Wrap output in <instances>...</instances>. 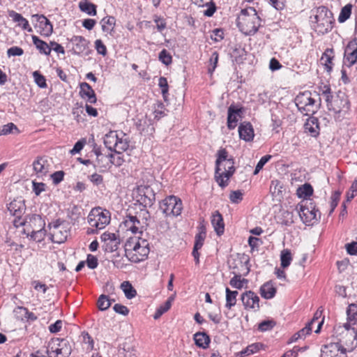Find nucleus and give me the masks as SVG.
I'll use <instances>...</instances> for the list:
<instances>
[{
	"label": "nucleus",
	"instance_id": "obj_1",
	"mask_svg": "<svg viewBox=\"0 0 357 357\" xmlns=\"http://www.w3.org/2000/svg\"><path fill=\"white\" fill-rule=\"evenodd\" d=\"M215 161V178L220 186L227 185L228 181L235 172L234 162L232 158H228L225 149H220L217 153Z\"/></svg>",
	"mask_w": 357,
	"mask_h": 357
},
{
	"label": "nucleus",
	"instance_id": "obj_2",
	"mask_svg": "<svg viewBox=\"0 0 357 357\" xmlns=\"http://www.w3.org/2000/svg\"><path fill=\"white\" fill-rule=\"evenodd\" d=\"M125 256L134 263L146 259L149 254V244L145 239L130 238L124 245Z\"/></svg>",
	"mask_w": 357,
	"mask_h": 357
},
{
	"label": "nucleus",
	"instance_id": "obj_3",
	"mask_svg": "<svg viewBox=\"0 0 357 357\" xmlns=\"http://www.w3.org/2000/svg\"><path fill=\"white\" fill-rule=\"evenodd\" d=\"M261 18L252 7L242 9L237 18V26L246 36L254 35L261 26Z\"/></svg>",
	"mask_w": 357,
	"mask_h": 357
},
{
	"label": "nucleus",
	"instance_id": "obj_4",
	"mask_svg": "<svg viewBox=\"0 0 357 357\" xmlns=\"http://www.w3.org/2000/svg\"><path fill=\"white\" fill-rule=\"evenodd\" d=\"M90 228H88L87 234H94L98 230L104 229L110 222V213L107 210H102L100 207L93 208L87 217Z\"/></svg>",
	"mask_w": 357,
	"mask_h": 357
},
{
	"label": "nucleus",
	"instance_id": "obj_5",
	"mask_svg": "<svg viewBox=\"0 0 357 357\" xmlns=\"http://www.w3.org/2000/svg\"><path fill=\"white\" fill-rule=\"evenodd\" d=\"M314 19L318 32L324 34L332 30L334 22L333 15L326 7L319 6L317 8Z\"/></svg>",
	"mask_w": 357,
	"mask_h": 357
},
{
	"label": "nucleus",
	"instance_id": "obj_6",
	"mask_svg": "<svg viewBox=\"0 0 357 357\" xmlns=\"http://www.w3.org/2000/svg\"><path fill=\"white\" fill-rule=\"evenodd\" d=\"M315 102L309 91L300 93L295 98V103L298 110L306 116L314 114L319 109V105H316Z\"/></svg>",
	"mask_w": 357,
	"mask_h": 357
},
{
	"label": "nucleus",
	"instance_id": "obj_7",
	"mask_svg": "<svg viewBox=\"0 0 357 357\" xmlns=\"http://www.w3.org/2000/svg\"><path fill=\"white\" fill-rule=\"evenodd\" d=\"M160 208L166 216H178L183 209L182 202L177 197L171 195L160 202Z\"/></svg>",
	"mask_w": 357,
	"mask_h": 357
},
{
	"label": "nucleus",
	"instance_id": "obj_8",
	"mask_svg": "<svg viewBox=\"0 0 357 357\" xmlns=\"http://www.w3.org/2000/svg\"><path fill=\"white\" fill-rule=\"evenodd\" d=\"M327 107L335 113H347L349 110L350 102L346 94L339 91L327 104Z\"/></svg>",
	"mask_w": 357,
	"mask_h": 357
},
{
	"label": "nucleus",
	"instance_id": "obj_9",
	"mask_svg": "<svg viewBox=\"0 0 357 357\" xmlns=\"http://www.w3.org/2000/svg\"><path fill=\"white\" fill-rule=\"evenodd\" d=\"M296 210L300 216L301 221L306 225H312L314 220L317 221V213L312 206H306L303 204H299L296 206Z\"/></svg>",
	"mask_w": 357,
	"mask_h": 357
},
{
	"label": "nucleus",
	"instance_id": "obj_10",
	"mask_svg": "<svg viewBox=\"0 0 357 357\" xmlns=\"http://www.w3.org/2000/svg\"><path fill=\"white\" fill-rule=\"evenodd\" d=\"M73 44V54L82 56H88L91 52L89 41L81 36H74L70 39Z\"/></svg>",
	"mask_w": 357,
	"mask_h": 357
},
{
	"label": "nucleus",
	"instance_id": "obj_11",
	"mask_svg": "<svg viewBox=\"0 0 357 357\" xmlns=\"http://www.w3.org/2000/svg\"><path fill=\"white\" fill-rule=\"evenodd\" d=\"M100 238L103 242V248L107 252L116 251L121 243L119 236L114 233L105 231L101 235Z\"/></svg>",
	"mask_w": 357,
	"mask_h": 357
},
{
	"label": "nucleus",
	"instance_id": "obj_12",
	"mask_svg": "<svg viewBox=\"0 0 357 357\" xmlns=\"http://www.w3.org/2000/svg\"><path fill=\"white\" fill-rule=\"evenodd\" d=\"M357 63V43L349 41L344 50L343 66L350 68Z\"/></svg>",
	"mask_w": 357,
	"mask_h": 357
},
{
	"label": "nucleus",
	"instance_id": "obj_13",
	"mask_svg": "<svg viewBox=\"0 0 357 357\" xmlns=\"http://www.w3.org/2000/svg\"><path fill=\"white\" fill-rule=\"evenodd\" d=\"M321 357H347V350L340 343H330L324 346Z\"/></svg>",
	"mask_w": 357,
	"mask_h": 357
},
{
	"label": "nucleus",
	"instance_id": "obj_14",
	"mask_svg": "<svg viewBox=\"0 0 357 357\" xmlns=\"http://www.w3.org/2000/svg\"><path fill=\"white\" fill-rule=\"evenodd\" d=\"M241 301L246 310L257 312L259 310V298L252 291H248L241 294Z\"/></svg>",
	"mask_w": 357,
	"mask_h": 357
},
{
	"label": "nucleus",
	"instance_id": "obj_15",
	"mask_svg": "<svg viewBox=\"0 0 357 357\" xmlns=\"http://www.w3.org/2000/svg\"><path fill=\"white\" fill-rule=\"evenodd\" d=\"M155 201V193L149 186L142 187L138 189L137 202L144 207L151 206Z\"/></svg>",
	"mask_w": 357,
	"mask_h": 357
},
{
	"label": "nucleus",
	"instance_id": "obj_16",
	"mask_svg": "<svg viewBox=\"0 0 357 357\" xmlns=\"http://www.w3.org/2000/svg\"><path fill=\"white\" fill-rule=\"evenodd\" d=\"M32 17L37 20L38 23V27L40 29V33L41 35L49 36L52 33L53 26L50 20L46 17L43 15H33Z\"/></svg>",
	"mask_w": 357,
	"mask_h": 357
},
{
	"label": "nucleus",
	"instance_id": "obj_17",
	"mask_svg": "<svg viewBox=\"0 0 357 357\" xmlns=\"http://www.w3.org/2000/svg\"><path fill=\"white\" fill-rule=\"evenodd\" d=\"M33 167L38 177H43L49 172L50 164L45 157H38L33 162Z\"/></svg>",
	"mask_w": 357,
	"mask_h": 357
},
{
	"label": "nucleus",
	"instance_id": "obj_18",
	"mask_svg": "<svg viewBox=\"0 0 357 357\" xmlns=\"http://www.w3.org/2000/svg\"><path fill=\"white\" fill-rule=\"evenodd\" d=\"M243 112V108H237L235 105H231L228 108L227 115V127L229 130L234 129L237 125L238 116Z\"/></svg>",
	"mask_w": 357,
	"mask_h": 357
},
{
	"label": "nucleus",
	"instance_id": "obj_19",
	"mask_svg": "<svg viewBox=\"0 0 357 357\" xmlns=\"http://www.w3.org/2000/svg\"><path fill=\"white\" fill-rule=\"evenodd\" d=\"M239 137L245 142H250L253 139L255 134L252 126L249 122H243L238 127Z\"/></svg>",
	"mask_w": 357,
	"mask_h": 357
},
{
	"label": "nucleus",
	"instance_id": "obj_20",
	"mask_svg": "<svg viewBox=\"0 0 357 357\" xmlns=\"http://www.w3.org/2000/svg\"><path fill=\"white\" fill-rule=\"evenodd\" d=\"M8 209L13 215L20 218L24 212L26 207L24 201L15 199L9 203Z\"/></svg>",
	"mask_w": 357,
	"mask_h": 357
},
{
	"label": "nucleus",
	"instance_id": "obj_21",
	"mask_svg": "<svg viewBox=\"0 0 357 357\" xmlns=\"http://www.w3.org/2000/svg\"><path fill=\"white\" fill-rule=\"evenodd\" d=\"M61 225V221L57 220L55 222H53L49 225L50 229H52V236L56 238V243H63L67 238V231L64 230V234L62 233L61 230L59 229Z\"/></svg>",
	"mask_w": 357,
	"mask_h": 357
},
{
	"label": "nucleus",
	"instance_id": "obj_22",
	"mask_svg": "<svg viewBox=\"0 0 357 357\" xmlns=\"http://www.w3.org/2000/svg\"><path fill=\"white\" fill-rule=\"evenodd\" d=\"M79 93L83 98H87V101L90 103L96 102V93L88 83L82 82L80 84Z\"/></svg>",
	"mask_w": 357,
	"mask_h": 357
},
{
	"label": "nucleus",
	"instance_id": "obj_23",
	"mask_svg": "<svg viewBox=\"0 0 357 357\" xmlns=\"http://www.w3.org/2000/svg\"><path fill=\"white\" fill-rule=\"evenodd\" d=\"M9 17L12 18V20L15 22L18 23V26H21L23 30H26L29 32L32 31L31 27L29 26V22L26 19H25L21 14L14 11H9Z\"/></svg>",
	"mask_w": 357,
	"mask_h": 357
},
{
	"label": "nucleus",
	"instance_id": "obj_24",
	"mask_svg": "<svg viewBox=\"0 0 357 357\" xmlns=\"http://www.w3.org/2000/svg\"><path fill=\"white\" fill-rule=\"evenodd\" d=\"M211 224L218 236H220L224 233L225 225L223 222V218L218 211H215L212 215Z\"/></svg>",
	"mask_w": 357,
	"mask_h": 357
},
{
	"label": "nucleus",
	"instance_id": "obj_25",
	"mask_svg": "<svg viewBox=\"0 0 357 357\" xmlns=\"http://www.w3.org/2000/svg\"><path fill=\"white\" fill-rule=\"evenodd\" d=\"M276 288L272 281L265 282L260 287V294L265 299H271L275 296Z\"/></svg>",
	"mask_w": 357,
	"mask_h": 357
},
{
	"label": "nucleus",
	"instance_id": "obj_26",
	"mask_svg": "<svg viewBox=\"0 0 357 357\" xmlns=\"http://www.w3.org/2000/svg\"><path fill=\"white\" fill-rule=\"evenodd\" d=\"M192 1L198 6L207 7V9L204 11L205 16L211 17L216 10V6L213 0H192Z\"/></svg>",
	"mask_w": 357,
	"mask_h": 357
},
{
	"label": "nucleus",
	"instance_id": "obj_27",
	"mask_svg": "<svg viewBox=\"0 0 357 357\" xmlns=\"http://www.w3.org/2000/svg\"><path fill=\"white\" fill-rule=\"evenodd\" d=\"M119 132L117 131H110L105 135L104 137V144L108 149L114 151L117 140H119Z\"/></svg>",
	"mask_w": 357,
	"mask_h": 357
},
{
	"label": "nucleus",
	"instance_id": "obj_28",
	"mask_svg": "<svg viewBox=\"0 0 357 357\" xmlns=\"http://www.w3.org/2000/svg\"><path fill=\"white\" fill-rule=\"evenodd\" d=\"M129 143L130 141L126 135L123 132H120L119 134V140H117V143L114 151L117 153H121L126 151L129 147Z\"/></svg>",
	"mask_w": 357,
	"mask_h": 357
},
{
	"label": "nucleus",
	"instance_id": "obj_29",
	"mask_svg": "<svg viewBox=\"0 0 357 357\" xmlns=\"http://www.w3.org/2000/svg\"><path fill=\"white\" fill-rule=\"evenodd\" d=\"M304 126L305 131L310 132L312 136L316 137L319 135V126L317 118L310 117Z\"/></svg>",
	"mask_w": 357,
	"mask_h": 357
},
{
	"label": "nucleus",
	"instance_id": "obj_30",
	"mask_svg": "<svg viewBox=\"0 0 357 357\" xmlns=\"http://www.w3.org/2000/svg\"><path fill=\"white\" fill-rule=\"evenodd\" d=\"M54 352L56 356L61 355V357H68L72 352V348L67 340H62L59 344V347L55 349Z\"/></svg>",
	"mask_w": 357,
	"mask_h": 357
},
{
	"label": "nucleus",
	"instance_id": "obj_31",
	"mask_svg": "<svg viewBox=\"0 0 357 357\" xmlns=\"http://www.w3.org/2000/svg\"><path fill=\"white\" fill-rule=\"evenodd\" d=\"M195 344L202 349H206L210 343V337L206 333L197 332L194 335Z\"/></svg>",
	"mask_w": 357,
	"mask_h": 357
},
{
	"label": "nucleus",
	"instance_id": "obj_32",
	"mask_svg": "<svg viewBox=\"0 0 357 357\" xmlns=\"http://www.w3.org/2000/svg\"><path fill=\"white\" fill-rule=\"evenodd\" d=\"M333 50L326 49L321 57V62L324 65L326 70L330 72L333 68Z\"/></svg>",
	"mask_w": 357,
	"mask_h": 357
},
{
	"label": "nucleus",
	"instance_id": "obj_33",
	"mask_svg": "<svg viewBox=\"0 0 357 357\" xmlns=\"http://www.w3.org/2000/svg\"><path fill=\"white\" fill-rule=\"evenodd\" d=\"M32 40L33 44L36 45V48L40 51V53H43L45 55H49L51 52V47L48 45V44L40 40L36 36H32Z\"/></svg>",
	"mask_w": 357,
	"mask_h": 357
},
{
	"label": "nucleus",
	"instance_id": "obj_34",
	"mask_svg": "<svg viewBox=\"0 0 357 357\" xmlns=\"http://www.w3.org/2000/svg\"><path fill=\"white\" fill-rule=\"evenodd\" d=\"M14 312L16 314L24 312L22 317H20L22 320L25 319L28 321H34L38 319L37 316L34 313L29 312L25 307L18 306L14 310Z\"/></svg>",
	"mask_w": 357,
	"mask_h": 357
},
{
	"label": "nucleus",
	"instance_id": "obj_35",
	"mask_svg": "<svg viewBox=\"0 0 357 357\" xmlns=\"http://www.w3.org/2000/svg\"><path fill=\"white\" fill-rule=\"evenodd\" d=\"M238 292L237 291H231L228 287L226 288V304L225 307L231 309L236 305V296Z\"/></svg>",
	"mask_w": 357,
	"mask_h": 357
},
{
	"label": "nucleus",
	"instance_id": "obj_36",
	"mask_svg": "<svg viewBox=\"0 0 357 357\" xmlns=\"http://www.w3.org/2000/svg\"><path fill=\"white\" fill-rule=\"evenodd\" d=\"M319 93L325 97L326 105L333 98L330 85L321 84L319 86Z\"/></svg>",
	"mask_w": 357,
	"mask_h": 357
},
{
	"label": "nucleus",
	"instance_id": "obj_37",
	"mask_svg": "<svg viewBox=\"0 0 357 357\" xmlns=\"http://www.w3.org/2000/svg\"><path fill=\"white\" fill-rule=\"evenodd\" d=\"M112 301L114 300H110L107 296L102 294L98 299L97 306L100 310L104 311L110 307Z\"/></svg>",
	"mask_w": 357,
	"mask_h": 357
},
{
	"label": "nucleus",
	"instance_id": "obj_38",
	"mask_svg": "<svg viewBox=\"0 0 357 357\" xmlns=\"http://www.w3.org/2000/svg\"><path fill=\"white\" fill-rule=\"evenodd\" d=\"M206 238V230L205 228L202 226L199 227V233L195 236V245L194 247L196 250H199L202 248L204 240Z\"/></svg>",
	"mask_w": 357,
	"mask_h": 357
},
{
	"label": "nucleus",
	"instance_id": "obj_39",
	"mask_svg": "<svg viewBox=\"0 0 357 357\" xmlns=\"http://www.w3.org/2000/svg\"><path fill=\"white\" fill-rule=\"evenodd\" d=\"M96 154L97 158H96V164L95 165V166H97L100 168L106 169L109 163H111V164L114 163L111 160L109 161L107 155H103L100 153H98V151H96Z\"/></svg>",
	"mask_w": 357,
	"mask_h": 357
},
{
	"label": "nucleus",
	"instance_id": "obj_40",
	"mask_svg": "<svg viewBox=\"0 0 357 357\" xmlns=\"http://www.w3.org/2000/svg\"><path fill=\"white\" fill-rule=\"evenodd\" d=\"M280 261H281V266L283 268H285L290 265V264L292 261V257H291V253L289 250L284 249L281 252Z\"/></svg>",
	"mask_w": 357,
	"mask_h": 357
},
{
	"label": "nucleus",
	"instance_id": "obj_41",
	"mask_svg": "<svg viewBox=\"0 0 357 357\" xmlns=\"http://www.w3.org/2000/svg\"><path fill=\"white\" fill-rule=\"evenodd\" d=\"M352 10V5L350 3L344 6L340 11V15L338 17V21L340 23L344 22L347 21L351 16Z\"/></svg>",
	"mask_w": 357,
	"mask_h": 357
},
{
	"label": "nucleus",
	"instance_id": "obj_42",
	"mask_svg": "<svg viewBox=\"0 0 357 357\" xmlns=\"http://www.w3.org/2000/svg\"><path fill=\"white\" fill-rule=\"evenodd\" d=\"M347 314L348 321L353 324H356L357 322V305L354 303L349 305Z\"/></svg>",
	"mask_w": 357,
	"mask_h": 357
},
{
	"label": "nucleus",
	"instance_id": "obj_43",
	"mask_svg": "<svg viewBox=\"0 0 357 357\" xmlns=\"http://www.w3.org/2000/svg\"><path fill=\"white\" fill-rule=\"evenodd\" d=\"M115 22L116 20L114 17L107 16L104 17L100 22L102 31L106 32L111 31L115 24Z\"/></svg>",
	"mask_w": 357,
	"mask_h": 357
},
{
	"label": "nucleus",
	"instance_id": "obj_44",
	"mask_svg": "<svg viewBox=\"0 0 357 357\" xmlns=\"http://www.w3.org/2000/svg\"><path fill=\"white\" fill-rule=\"evenodd\" d=\"M79 7L83 12L86 13L89 15H96V6L93 3L89 2H80Z\"/></svg>",
	"mask_w": 357,
	"mask_h": 357
},
{
	"label": "nucleus",
	"instance_id": "obj_45",
	"mask_svg": "<svg viewBox=\"0 0 357 357\" xmlns=\"http://www.w3.org/2000/svg\"><path fill=\"white\" fill-rule=\"evenodd\" d=\"M121 288L125 294L126 297L128 299L134 298L137 294L136 290L132 287L129 282H123L121 284Z\"/></svg>",
	"mask_w": 357,
	"mask_h": 357
},
{
	"label": "nucleus",
	"instance_id": "obj_46",
	"mask_svg": "<svg viewBox=\"0 0 357 357\" xmlns=\"http://www.w3.org/2000/svg\"><path fill=\"white\" fill-rule=\"evenodd\" d=\"M321 314H322V310H320L319 309H318L315 312L312 319L308 322V324H310L312 326L314 323L317 322V328L314 331L316 333H319L320 332L321 326L324 324V318H322V319L321 321H319V319L321 317Z\"/></svg>",
	"mask_w": 357,
	"mask_h": 357
},
{
	"label": "nucleus",
	"instance_id": "obj_47",
	"mask_svg": "<svg viewBox=\"0 0 357 357\" xmlns=\"http://www.w3.org/2000/svg\"><path fill=\"white\" fill-rule=\"evenodd\" d=\"M297 192L300 197L306 198L312 195L313 188L310 184L305 183L302 187L299 188Z\"/></svg>",
	"mask_w": 357,
	"mask_h": 357
},
{
	"label": "nucleus",
	"instance_id": "obj_48",
	"mask_svg": "<svg viewBox=\"0 0 357 357\" xmlns=\"http://www.w3.org/2000/svg\"><path fill=\"white\" fill-rule=\"evenodd\" d=\"M340 195H341V192H340V191H335L332 194V195L331 197V202H330L331 210L328 213L329 215L332 214V213L334 211L335 208L337 206L338 202L340 199Z\"/></svg>",
	"mask_w": 357,
	"mask_h": 357
},
{
	"label": "nucleus",
	"instance_id": "obj_49",
	"mask_svg": "<svg viewBox=\"0 0 357 357\" xmlns=\"http://www.w3.org/2000/svg\"><path fill=\"white\" fill-rule=\"evenodd\" d=\"M245 282H247V280L245 279H241V275H235L234 277L231 279L229 284L232 287L240 289L243 287V283Z\"/></svg>",
	"mask_w": 357,
	"mask_h": 357
},
{
	"label": "nucleus",
	"instance_id": "obj_50",
	"mask_svg": "<svg viewBox=\"0 0 357 357\" xmlns=\"http://www.w3.org/2000/svg\"><path fill=\"white\" fill-rule=\"evenodd\" d=\"M159 60L166 66L169 65L172 62V57L168 51L165 49L162 50L158 56Z\"/></svg>",
	"mask_w": 357,
	"mask_h": 357
},
{
	"label": "nucleus",
	"instance_id": "obj_51",
	"mask_svg": "<svg viewBox=\"0 0 357 357\" xmlns=\"http://www.w3.org/2000/svg\"><path fill=\"white\" fill-rule=\"evenodd\" d=\"M126 260L119 253H116L113 256L112 263L114 266L118 268H123L126 266Z\"/></svg>",
	"mask_w": 357,
	"mask_h": 357
},
{
	"label": "nucleus",
	"instance_id": "obj_52",
	"mask_svg": "<svg viewBox=\"0 0 357 357\" xmlns=\"http://www.w3.org/2000/svg\"><path fill=\"white\" fill-rule=\"evenodd\" d=\"M33 77L34 78L35 82L40 88L45 89L47 87L46 79L45 77L39 72H33Z\"/></svg>",
	"mask_w": 357,
	"mask_h": 357
},
{
	"label": "nucleus",
	"instance_id": "obj_53",
	"mask_svg": "<svg viewBox=\"0 0 357 357\" xmlns=\"http://www.w3.org/2000/svg\"><path fill=\"white\" fill-rule=\"evenodd\" d=\"M275 326V321L273 320H264L259 324L258 329L261 332L271 330Z\"/></svg>",
	"mask_w": 357,
	"mask_h": 357
},
{
	"label": "nucleus",
	"instance_id": "obj_54",
	"mask_svg": "<svg viewBox=\"0 0 357 357\" xmlns=\"http://www.w3.org/2000/svg\"><path fill=\"white\" fill-rule=\"evenodd\" d=\"M13 130H16L18 132V128L13 123H9L2 126L0 128V135H6L10 133H13Z\"/></svg>",
	"mask_w": 357,
	"mask_h": 357
},
{
	"label": "nucleus",
	"instance_id": "obj_55",
	"mask_svg": "<svg viewBox=\"0 0 357 357\" xmlns=\"http://www.w3.org/2000/svg\"><path fill=\"white\" fill-rule=\"evenodd\" d=\"M261 347V344L256 343L249 345L245 349L241 351L242 355L249 356L257 352L260 347Z\"/></svg>",
	"mask_w": 357,
	"mask_h": 357
},
{
	"label": "nucleus",
	"instance_id": "obj_56",
	"mask_svg": "<svg viewBox=\"0 0 357 357\" xmlns=\"http://www.w3.org/2000/svg\"><path fill=\"white\" fill-rule=\"evenodd\" d=\"M158 86L161 89L163 98L165 99L168 94L169 86L167 80L165 77H161L159 79Z\"/></svg>",
	"mask_w": 357,
	"mask_h": 357
},
{
	"label": "nucleus",
	"instance_id": "obj_57",
	"mask_svg": "<svg viewBox=\"0 0 357 357\" xmlns=\"http://www.w3.org/2000/svg\"><path fill=\"white\" fill-rule=\"evenodd\" d=\"M243 194L241 190L231 191L229 195V199L231 203L238 204L243 199Z\"/></svg>",
	"mask_w": 357,
	"mask_h": 357
},
{
	"label": "nucleus",
	"instance_id": "obj_58",
	"mask_svg": "<svg viewBox=\"0 0 357 357\" xmlns=\"http://www.w3.org/2000/svg\"><path fill=\"white\" fill-rule=\"evenodd\" d=\"M271 158V155H266L263 156L259 160L258 163L257 164L255 171H254V174H257L259 172V171L263 168V167L265 165V164L266 162H268Z\"/></svg>",
	"mask_w": 357,
	"mask_h": 357
},
{
	"label": "nucleus",
	"instance_id": "obj_59",
	"mask_svg": "<svg viewBox=\"0 0 357 357\" xmlns=\"http://www.w3.org/2000/svg\"><path fill=\"white\" fill-rule=\"evenodd\" d=\"M218 61V53L217 52H213L211 56V58L209 59L210 62V67L208 68V73H212L216 66Z\"/></svg>",
	"mask_w": 357,
	"mask_h": 357
},
{
	"label": "nucleus",
	"instance_id": "obj_60",
	"mask_svg": "<svg viewBox=\"0 0 357 357\" xmlns=\"http://www.w3.org/2000/svg\"><path fill=\"white\" fill-rule=\"evenodd\" d=\"M357 192V180L354 181L349 191L347 194V201L350 202L354 197Z\"/></svg>",
	"mask_w": 357,
	"mask_h": 357
},
{
	"label": "nucleus",
	"instance_id": "obj_61",
	"mask_svg": "<svg viewBox=\"0 0 357 357\" xmlns=\"http://www.w3.org/2000/svg\"><path fill=\"white\" fill-rule=\"evenodd\" d=\"M33 191L36 195L38 196L41 192L45 190L46 185L44 183L32 182Z\"/></svg>",
	"mask_w": 357,
	"mask_h": 357
},
{
	"label": "nucleus",
	"instance_id": "obj_62",
	"mask_svg": "<svg viewBox=\"0 0 357 357\" xmlns=\"http://www.w3.org/2000/svg\"><path fill=\"white\" fill-rule=\"evenodd\" d=\"M85 263H86L87 266L91 269L96 268L98 265L97 257L92 255H87L86 261Z\"/></svg>",
	"mask_w": 357,
	"mask_h": 357
},
{
	"label": "nucleus",
	"instance_id": "obj_63",
	"mask_svg": "<svg viewBox=\"0 0 357 357\" xmlns=\"http://www.w3.org/2000/svg\"><path fill=\"white\" fill-rule=\"evenodd\" d=\"M95 47L98 54L105 56L107 54L106 46L103 44L101 40L98 39L95 41Z\"/></svg>",
	"mask_w": 357,
	"mask_h": 357
},
{
	"label": "nucleus",
	"instance_id": "obj_64",
	"mask_svg": "<svg viewBox=\"0 0 357 357\" xmlns=\"http://www.w3.org/2000/svg\"><path fill=\"white\" fill-rule=\"evenodd\" d=\"M113 310L115 311V312L124 316L128 315L129 313V310L126 306L119 303L114 305Z\"/></svg>",
	"mask_w": 357,
	"mask_h": 357
}]
</instances>
